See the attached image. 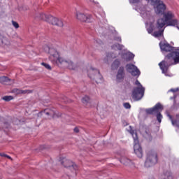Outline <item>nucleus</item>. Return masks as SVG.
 I'll return each instance as SVG.
<instances>
[{
	"instance_id": "20",
	"label": "nucleus",
	"mask_w": 179,
	"mask_h": 179,
	"mask_svg": "<svg viewBox=\"0 0 179 179\" xmlns=\"http://www.w3.org/2000/svg\"><path fill=\"white\" fill-rule=\"evenodd\" d=\"M0 83L3 85H11L12 80L7 76H1L0 77Z\"/></svg>"
},
{
	"instance_id": "19",
	"label": "nucleus",
	"mask_w": 179,
	"mask_h": 179,
	"mask_svg": "<svg viewBox=\"0 0 179 179\" xmlns=\"http://www.w3.org/2000/svg\"><path fill=\"white\" fill-rule=\"evenodd\" d=\"M81 100L84 106H86V107H90L92 104V99H90V97H89V96H85L82 98Z\"/></svg>"
},
{
	"instance_id": "18",
	"label": "nucleus",
	"mask_w": 179,
	"mask_h": 179,
	"mask_svg": "<svg viewBox=\"0 0 179 179\" xmlns=\"http://www.w3.org/2000/svg\"><path fill=\"white\" fill-rule=\"evenodd\" d=\"M120 65H121V61L119 59H115L111 64V70L117 71L120 68Z\"/></svg>"
},
{
	"instance_id": "26",
	"label": "nucleus",
	"mask_w": 179,
	"mask_h": 179,
	"mask_svg": "<svg viewBox=\"0 0 179 179\" xmlns=\"http://www.w3.org/2000/svg\"><path fill=\"white\" fill-rule=\"evenodd\" d=\"M172 124L173 127H177L179 129V115H176V119L172 122Z\"/></svg>"
},
{
	"instance_id": "33",
	"label": "nucleus",
	"mask_w": 179,
	"mask_h": 179,
	"mask_svg": "<svg viewBox=\"0 0 179 179\" xmlns=\"http://www.w3.org/2000/svg\"><path fill=\"white\" fill-rule=\"evenodd\" d=\"M13 124L14 125H19V124H20V120H18L17 118H14L13 120Z\"/></svg>"
},
{
	"instance_id": "35",
	"label": "nucleus",
	"mask_w": 179,
	"mask_h": 179,
	"mask_svg": "<svg viewBox=\"0 0 179 179\" xmlns=\"http://www.w3.org/2000/svg\"><path fill=\"white\" fill-rule=\"evenodd\" d=\"M13 26L15 27V29H19V24L17 22L12 21Z\"/></svg>"
},
{
	"instance_id": "17",
	"label": "nucleus",
	"mask_w": 179,
	"mask_h": 179,
	"mask_svg": "<svg viewBox=\"0 0 179 179\" xmlns=\"http://www.w3.org/2000/svg\"><path fill=\"white\" fill-rule=\"evenodd\" d=\"M164 16V22L165 24L171 20V19H174V14L171 13V11H168L167 13H165L163 14Z\"/></svg>"
},
{
	"instance_id": "28",
	"label": "nucleus",
	"mask_w": 179,
	"mask_h": 179,
	"mask_svg": "<svg viewBox=\"0 0 179 179\" xmlns=\"http://www.w3.org/2000/svg\"><path fill=\"white\" fill-rule=\"evenodd\" d=\"M120 163L124 164L125 166H128V164L131 163V159L122 158L120 159Z\"/></svg>"
},
{
	"instance_id": "48",
	"label": "nucleus",
	"mask_w": 179,
	"mask_h": 179,
	"mask_svg": "<svg viewBox=\"0 0 179 179\" xmlns=\"http://www.w3.org/2000/svg\"><path fill=\"white\" fill-rule=\"evenodd\" d=\"M149 179H155V178H153V177H151V178H150Z\"/></svg>"
},
{
	"instance_id": "24",
	"label": "nucleus",
	"mask_w": 179,
	"mask_h": 179,
	"mask_svg": "<svg viewBox=\"0 0 179 179\" xmlns=\"http://www.w3.org/2000/svg\"><path fill=\"white\" fill-rule=\"evenodd\" d=\"M177 23H178V21L177 20V19L172 18L166 24H167V26H176L177 25Z\"/></svg>"
},
{
	"instance_id": "25",
	"label": "nucleus",
	"mask_w": 179,
	"mask_h": 179,
	"mask_svg": "<svg viewBox=\"0 0 179 179\" xmlns=\"http://www.w3.org/2000/svg\"><path fill=\"white\" fill-rule=\"evenodd\" d=\"M154 30H156V27H155L153 23H150L149 27L147 28V31L149 33V34H152Z\"/></svg>"
},
{
	"instance_id": "43",
	"label": "nucleus",
	"mask_w": 179,
	"mask_h": 179,
	"mask_svg": "<svg viewBox=\"0 0 179 179\" xmlns=\"http://www.w3.org/2000/svg\"><path fill=\"white\" fill-rule=\"evenodd\" d=\"M168 117L171 120V122L173 123V122H174V120L173 119V116H171V115L168 113Z\"/></svg>"
},
{
	"instance_id": "32",
	"label": "nucleus",
	"mask_w": 179,
	"mask_h": 179,
	"mask_svg": "<svg viewBox=\"0 0 179 179\" xmlns=\"http://www.w3.org/2000/svg\"><path fill=\"white\" fill-rule=\"evenodd\" d=\"M123 107H124V108H126L127 110H129L131 108V104L128 102L124 103Z\"/></svg>"
},
{
	"instance_id": "36",
	"label": "nucleus",
	"mask_w": 179,
	"mask_h": 179,
	"mask_svg": "<svg viewBox=\"0 0 179 179\" xmlns=\"http://www.w3.org/2000/svg\"><path fill=\"white\" fill-rule=\"evenodd\" d=\"M29 94V93H31V91H30V90H21V94Z\"/></svg>"
},
{
	"instance_id": "34",
	"label": "nucleus",
	"mask_w": 179,
	"mask_h": 179,
	"mask_svg": "<svg viewBox=\"0 0 179 179\" xmlns=\"http://www.w3.org/2000/svg\"><path fill=\"white\" fill-rule=\"evenodd\" d=\"M13 92L16 93V94H22V90L15 88V89L13 90Z\"/></svg>"
},
{
	"instance_id": "21",
	"label": "nucleus",
	"mask_w": 179,
	"mask_h": 179,
	"mask_svg": "<svg viewBox=\"0 0 179 179\" xmlns=\"http://www.w3.org/2000/svg\"><path fill=\"white\" fill-rule=\"evenodd\" d=\"M52 115V111L50 109H44L43 110L38 113V117H41V115Z\"/></svg>"
},
{
	"instance_id": "14",
	"label": "nucleus",
	"mask_w": 179,
	"mask_h": 179,
	"mask_svg": "<svg viewBox=\"0 0 179 179\" xmlns=\"http://www.w3.org/2000/svg\"><path fill=\"white\" fill-rule=\"evenodd\" d=\"M124 78H125V68H124V66H122L119 67L117 75H116L117 83H121L122 82H124Z\"/></svg>"
},
{
	"instance_id": "45",
	"label": "nucleus",
	"mask_w": 179,
	"mask_h": 179,
	"mask_svg": "<svg viewBox=\"0 0 179 179\" xmlns=\"http://www.w3.org/2000/svg\"><path fill=\"white\" fill-rule=\"evenodd\" d=\"M4 157H7V159H9L10 160L12 159V157H10V156L8 155H3Z\"/></svg>"
},
{
	"instance_id": "39",
	"label": "nucleus",
	"mask_w": 179,
	"mask_h": 179,
	"mask_svg": "<svg viewBox=\"0 0 179 179\" xmlns=\"http://www.w3.org/2000/svg\"><path fill=\"white\" fill-rule=\"evenodd\" d=\"M62 101H64V103H69L68 98L66 96H64L62 99Z\"/></svg>"
},
{
	"instance_id": "46",
	"label": "nucleus",
	"mask_w": 179,
	"mask_h": 179,
	"mask_svg": "<svg viewBox=\"0 0 179 179\" xmlns=\"http://www.w3.org/2000/svg\"><path fill=\"white\" fill-rule=\"evenodd\" d=\"M43 149H45V145H41L40 146V150H43Z\"/></svg>"
},
{
	"instance_id": "31",
	"label": "nucleus",
	"mask_w": 179,
	"mask_h": 179,
	"mask_svg": "<svg viewBox=\"0 0 179 179\" xmlns=\"http://www.w3.org/2000/svg\"><path fill=\"white\" fill-rule=\"evenodd\" d=\"M41 65L44 66L46 69H48V71H51V66L47 63L42 62Z\"/></svg>"
},
{
	"instance_id": "47",
	"label": "nucleus",
	"mask_w": 179,
	"mask_h": 179,
	"mask_svg": "<svg viewBox=\"0 0 179 179\" xmlns=\"http://www.w3.org/2000/svg\"><path fill=\"white\" fill-rule=\"evenodd\" d=\"M6 155V154H0V156H1V157H5V155Z\"/></svg>"
},
{
	"instance_id": "10",
	"label": "nucleus",
	"mask_w": 179,
	"mask_h": 179,
	"mask_svg": "<svg viewBox=\"0 0 179 179\" xmlns=\"http://www.w3.org/2000/svg\"><path fill=\"white\" fill-rule=\"evenodd\" d=\"M166 26V23H164V18H159L157 20L156 27L158 29V31H155L153 34L154 37H162L163 36V33L164 32V29H163Z\"/></svg>"
},
{
	"instance_id": "13",
	"label": "nucleus",
	"mask_w": 179,
	"mask_h": 179,
	"mask_svg": "<svg viewBox=\"0 0 179 179\" xmlns=\"http://www.w3.org/2000/svg\"><path fill=\"white\" fill-rule=\"evenodd\" d=\"M76 17L80 22H85L86 23H90L93 18L92 17V15L90 14H84L82 13H77Z\"/></svg>"
},
{
	"instance_id": "11",
	"label": "nucleus",
	"mask_w": 179,
	"mask_h": 179,
	"mask_svg": "<svg viewBox=\"0 0 179 179\" xmlns=\"http://www.w3.org/2000/svg\"><path fill=\"white\" fill-rule=\"evenodd\" d=\"M60 162L61 164H62V166H64L66 169H69V170H71L72 171H76H76L79 169V166H78L76 164L73 163L69 159H66V158L62 159V157H60Z\"/></svg>"
},
{
	"instance_id": "37",
	"label": "nucleus",
	"mask_w": 179,
	"mask_h": 179,
	"mask_svg": "<svg viewBox=\"0 0 179 179\" xmlns=\"http://www.w3.org/2000/svg\"><path fill=\"white\" fill-rule=\"evenodd\" d=\"M178 90H179V88H178H178H176V89L171 88V90H169V92H172L173 93H176V92H178Z\"/></svg>"
},
{
	"instance_id": "15",
	"label": "nucleus",
	"mask_w": 179,
	"mask_h": 179,
	"mask_svg": "<svg viewBox=\"0 0 179 179\" xmlns=\"http://www.w3.org/2000/svg\"><path fill=\"white\" fill-rule=\"evenodd\" d=\"M159 47L162 51H164L165 52H174V47L171 46L170 43H159Z\"/></svg>"
},
{
	"instance_id": "22",
	"label": "nucleus",
	"mask_w": 179,
	"mask_h": 179,
	"mask_svg": "<svg viewBox=\"0 0 179 179\" xmlns=\"http://www.w3.org/2000/svg\"><path fill=\"white\" fill-rule=\"evenodd\" d=\"M0 44H1V45H9L10 44V42H9V40H8V38L0 35Z\"/></svg>"
},
{
	"instance_id": "5",
	"label": "nucleus",
	"mask_w": 179,
	"mask_h": 179,
	"mask_svg": "<svg viewBox=\"0 0 179 179\" xmlns=\"http://www.w3.org/2000/svg\"><path fill=\"white\" fill-rule=\"evenodd\" d=\"M130 134L134 141V150L135 155L138 157L139 159L143 157V152L142 151V147L139 144V139L138 138V133L135 130H130Z\"/></svg>"
},
{
	"instance_id": "41",
	"label": "nucleus",
	"mask_w": 179,
	"mask_h": 179,
	"mask_svg": "<svg viewBox=\"0 0 179 179\" xmlns=\"http://www.w3.org/2000/svg\"><path fill=\"white\" fill-rule=\"evenodd\" d=\"M135 85H136V86H139L138 87H142L141 83L138 80H136Z\"/></svg>"
},
{
	"instance_id": "12",
	"label": "nucleus",
	"mask_w": 179,
	"mask_h": 179,
	"mask_svg": "<svg viewBox=\"0 0 179 179\" xmlns=\"http://www.w3.org/2000/svg\"><path fill=\"white\" fill-rule=\"evenodd\" d=\"M126 70L129 73H131V76L139 78L141 76V71H139V69L132 64H127L126 65Z\"/></svg>"
},
{
	"instance_id": "16",
	"label": "nucleus",
	"mask_w": 179,
	"mask_h": 179,
	"mask_svg": "<svg viewBox=\"0 0 179 179\" xmlns=\"http://www.w3.org/2000/svg\"><path fill=\"white\" fill-rule=\"evenodd\" d=\"M122 58L127 62H129V61H132L135 58V55L131 52H126L122 55Z\"/></svg>"
},
{
	"instance_id": "40",
	"label": "nucleus",
	"mask_w": 179,
	"mask_h": 179,
	"mask_svg": "<svg viewBox=\"0 0 179 179\" xmlns=\"http://www.w3.org/2000/svg\"><path fill=\"white\" fill-rule=\"evenodd\" d=\"M141 0H129L131 3H138Z\"/></svg>"
},
{
	"instance_id": "42",
	"label": "nucleus",
	"mask_w": 179,
	"mask_h": 179,
	"mask_svg": "<svg viewBox=\"0 0 179 179\" xmlns=\"http://www.w3.org/2000/svg\"><path fill=\"white\" fill-rule=\"evenodd\" d=\"M177 98V95L174 94L173 96L171 97V100H174V103H176V99Z\"/></svg>"
},
{
	"instance_id": "30",
	"label": "nucleus",
	"mask_w": 179,
	"mask_h": 179,
	"mask_svg": "<svg viewBox=\"0 0 179 179\" xmlns=\"http://www.w3.org/2000/svg\"><path fill=\"white\" fill-rule=\"evenodd\" d=\"M13 96H5L3 97V100L5 101H10V100H13Z\"/></svg>"
},
{
	"instance_id": "3",
	"label": "nucleus",
	"mask_w": 179,
	"mask_h": 179,
	"mask_svg": "<svg viewBox=\"0 0 179 179\" xmlns=\"http://www.w3.org/2000/svg\"><path fill=\"white\" fill-rule=\"evenodd\" d=\"M164 110V108L163 107V105L160 103L159 102L157 103L154 107L146 108L145 110V114L147 115H156L157 120L158 122H162V120L163 118V115L160 113L161 111H163Z\"/></svg>"
},
{
	"instance_id": "4",
	"label": "nucleus",
	"mask_w": 179,
	"mask_h": 179,
	"mask_svg": "<svg viewBox=\"0 0 179 179\" xmlns=\"http://www.w3.org/2000/svg\"><path fill=\"white\" fill-rule=\"evenodd\" d=\"M157 153L154 150H150L147 152L144 166L147 169L153 167V166L157 164Z\"/></svg>"
},
{
	"instance_id": "44",
	"label": "nucleus",
	"mask_w": 179,
	"mask_h": 179,
	"mask_svg": "<svg viewBox=\"0 0 179 179\" xmlns=\"http://www.w3.org/2000/svg\"><path fill=\"white\" fill-rule=\"evenodd\" d=\"M74 132H76V134H78L79 132V129L78 127H75L73 129Z\"/></svg>"
},
{
	"instance_id": "1",
	"label": "nucleus",
	"mask_w": 179,
	"mask_h": 179,
	"mask_svg": "<svg viewBox=\"0 0 179 179\" xmlns=\"http://www.w3.org/2000/svg\"><path fill=\"white\" fill-rule=\"evenodd\" d=\"M177 64H179V50L169 53L165 59L159 63V66L162 73L166 74L171 65H177Z\"/></svg>"
},
{
	"instance_id": "38",
	"label": "nucleus",
	"mask_w": 179,
	"mask_h": 179,
	"mask_svg": "<svg viewBox=\"0 0 179 179\" xmlns=\"http://www.w3.org/2000/svg\"><path fill=\"white\" fill-rule=\"evenodd\" d=\"M114 40H115V41H119V43H121V41H122V40L121 39V37H120V36H116V37H115Z\"/></svg>"
},
{
	"instance_id": "8",
	"label": "nucleus",
	"mask_w": 179,
	"mask_h": 179,
	"mask_svg": "<svg viewBox=\"0 0 179 179\" xmlns=\"http://www.w3.org/2000/svg\"><path fill=\"white\" fill-rule=\"evenodd\" d=\"M87 75L89 78L95 80L96 83H101L103 82V76L97 69L91 68L87 71Z\"/></svg>"
},
{
	"instance_id": "29",
	"label": "nucleus",
	"mask_w": 179,
	"mask_h": 179,
	"mask_svg": "<svg viewBox=\"0 0 179 179\" xmlns=\"http://www.w3.org/2000/svg\"><path fill=\"white\" fill-rule=\"evenodd\" d=\"M165 174V178L164 179H173V174L171 173V172L167 171L164 173Z\"/></svg>"
},
{
	"instance_id": "27",
	"label": "nucleus",
	"mask_w": 179,
	"mask_h": 179,
	"mask_svg": "<svg viewBox=\"0 0 179 179\" xmlns=\"http://www.w3.org/2000/svg\"><path fill=\"white\" fill-rule=\"evenodd\" d=\"M10 129V123H9V122H4L3 123V127H1V129H3V131H5V129Z\"/></svg>"
},
{
	"instance_id": "6",
	"label": "nucleus",
	"mask_w": 179,
	"mask_h": 179,
	"mask_svg": "<svg viewBox=\"0 0 179 179\" xmlns=\"http://www.w3.org/2000/svg\"><path fill=\"white\" fill-rule=\"evenodd\" d=\"M39 17L42 20H45V22H48V23H50V24L58 26L59 27H62L64 26L62 20H59L58 18L55 17L52 15L41 13Z\"/></svg>"
},
{
	"instance_id": "9",
	"label": "nucleus",
	"mask_w": 179,
	"mask_h": 179,
	"mask_svg": "<svg viewBox=\"0 0 179 179\" xmlns=\"http://www.w3.org/2000/svg\"><path fill=\"white\" fill-rule=\"evenodd\" d=\"M152 3L154 5H157L155 8V12L156 15H159V16L163 15L165 13L166 9L167 6L161 0H151Z\"/></svg>"
},
{
	"instance_id": "2",
	"label": "nucleus",
	"mask_w": 179,
	"mask_h": 179,
	"mask_svg": "<svg viewBox=\"0 0 179 179\" xmlns=\"http://www.w3.org/2000/svg\"><path fill=\"white\" fill-rule=\"evenodd\" d=\"M46 49L48 51L50 56L54 58V61L56 62L57 65H62L64 68H68L69 69L75 70V65H73V62L71 60L64 59L62 57H59V52L57 51V50L54 48H50L48 46H46Z\"/></svg>"
},
{
	"instance_id": "23",
	"label": "nucleus",
	"mask_w": 179,
	"mask_h": 179,
	"mask_svg": "<svg viewBox=\"0 0 179 179\" xmlns=\"http://www.w3.org/2000/svg\"><path fill=\"white\" fill-rule=\"evenodd\" d=\"M112 50L122 51L124 49V45L120 43H115L111 46Z\"/></svg>"
},
{
	"instance_id": "7",
	"label": "nucleus",
	"mask_w": 179,
	"mask_h": 179,
	"mask_svg": "<svg viewBox=\"0 0 179 179\" xmlns=\"http://www.w3.org/2000/svg\"><path fill=\"white\" fill-rule=\"evenodd\" d=\"M143 96H145V87H143V86L135 87L133 88L131 97L134 101L142 100Z\"/></svg>"
}]
</instances>
